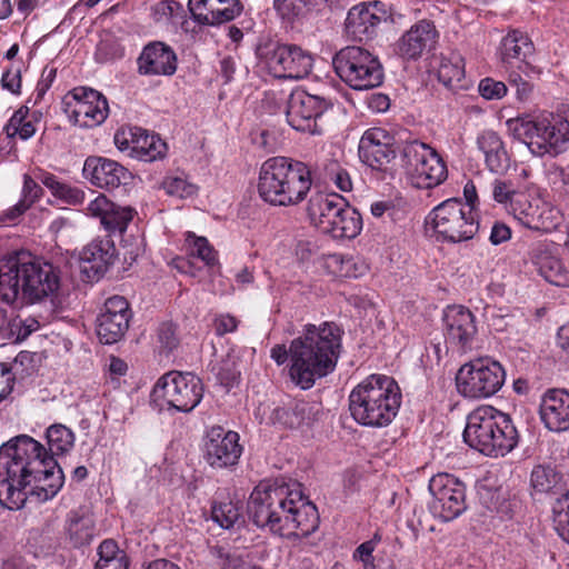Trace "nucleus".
I'll return each mask as SVG.
<instances>
[{
	"label": "nucleus",
	"instance_id": "f257e3e1",
	"mask_svg": "<svg viewBox=\"0 0 569 569\" xmlns=\"http://www.w3.org/2000/svg\"><path fill=\"white\" fill-rule=\"evenodd\" d=\"M64 483V473L46 448L27 435L0 447V505L19 510L28 498L46 502L54 498Z\"/></svg>",
	"mask_w": 569,
	"mask_h": 569
},
{
	"label": "nucleus",
	"instance_id": "f03ea898",
	"mask_svg": "<svg viewBox=\"0 0 569 569\" xmlns=\"http://www.w3.org/2000/svg\"><path fill=\"white\" fill-rule=\"evenodd\" d=\"M247 511L257 527L282 537H308L319 527L318 509L303 496L301 483L284 478L257 486Z\"/></svg>",
	"mask_w": 569,
	"mask_h": 569
},
{
	"label": "nucleus",
	"instance_id": "7ed1b4c3",
	"mask_svg": "<svg viewBox=\"0 0 569 569\" xmlns=\"http://www.w3.org/2000/svg\"><path fill=\"white\" fill-rule=\"evenodd\" d=\"M60 287L52 263L19 251L0 259V302L9 306L36 303L51 298Z\"/></svg>",
	"mask_w": 569,
	"mask_h": 569
},
{
	"label": "nucleus",
	"instance_id": "20e7f679",
	"mask_svg": "<svg viewBox=\"0 0 569 569\" xmlns=\"http://www.w3.org/2000/svg\"><path fill=\"white\" fill-rule=\"evenodd\" d=\"M341 333L335 322L307 325L303 333L291 341L289 376L302 390L312 388L318 379L335 370Z\"/></svg>",
	"mask_w": 569,
	"mask_h": 569
},
{
	"label": "nucleus",
	"instance_id": "39448f33",
	"mask_svg": "<svg viewBox=\"0 0 569 569\" xmlns=\"http://www.w3.org/2000/svg\"><path fill=\"white\" fill-rule=\"evenodd\" d=\"M519 440L511 417L492 406H479L465 419V443L486 457H506L518 447Z\"/></svg>",
	"mask_w": 569,
	"mask_h": 569
},
{
	"label": "nucleus",
	"instance_id": "423d86ee",
	"mask_svg": "<svg viewBox=\"0 0 569 569\" xmlns=\"http://www.w3.org/2000/svg\"><path fill=\"white\" fill-rule=\"evenodd\" d=\"M312 181L309 167L288 157H272L260 167L258 192L272 204L288 207L303 201Z\"/></svg>",
	"mask_w": 569,
	"mask_h": 569
},
{
	"label": "nucleus",
	"instance_id": "0eeeda50",
	"mask_svg": "<svg viewBox=\"0 0 569 569\" xmlns=\"http://www.w3.org/2000/svg\"><path fill=\"white\" fill-rule=\"evenodd\" d=\"M401 405V392L392 377L371 375L349 395L351 417L366 427H386L395 419Z\"/></svg>",
	"mask_w": 569,
	"mask_h": 569
},
{
	"label": "nucleus",
	"instance_id": "6e6552de",
	"mask_svg": "<svg viewBox=\"0 0 569 569\" xmlns=\"http://www.w3.org/2000/svg\"><path fill=\"white\" fill-rule=\"evenodd\" d=\"M513 133L532 154L557 156L569 142V121L560 113L542 112L532 120L517 121Z\"/></svg>",
	"mask_w": 569,
	"mask_h": 569
},
{
	"label": "nucleus",
	"instance_id": "1a4fd4ad",
	"mask_svg": "<svg viewBox=\"0 0 569 569\" xmlns=\"http://www.w3.org/2000/svg\"><path fill=\"white\" fill-rule=\"evenodd\" d=\"M339 79L353 90H369L382 84L385 70L378 56L360 46H347L332 57Z\"/></svg>",
	"mask_w": 569,
	"mask_h": 569
},
{
	"label": "nucleus",
	"instance_id": "9d476101",
	"mask_svg": "<svg viewBox=\"0 0 569 569\" xmlns=\"http://www.w3.org/2000/svg\"><path fill=\"white\" fill-rule=\"evenodd\" d=\"M399 152L401 167L415 188L431 189L446 180L447 166L429 144L413 139L406 141Z\"/></svg>",
	"mask_w": 569,
	"mask_h": 569
},
{
	"label": "nucleus",
	"instance_id": "9b49d317",
	"mask_svg": "<svg viewBox=\"0 0 569 569\" xmlns=\"http://www.w3.org/2000/svg\"><path fill=\"white\" fill-rule=\"evenodd\" d=\"M203 396V386L199 377L191 372L171 371L163 375L154 385L151 399L163 401L169 408L180 412L193 410Z\"/></svg>",
	"mask_w": 569,
	"mask_h": 569
},
{
	"label": "nucleus",
	"instance_id": "f8f14e48",
	"mask_svg": "<svg viewBox=\"0 0 569 569\" xmlns=\"http://www.w3.org/2000/svg\"><path fill=\"white\" fill-rule=\"evenodd\" d=\"M258 57L280 79H303L313 66L311 53L297 44L268 42L259 47Z\"/></svg>",
	"mask_w": 569,
	"mask_h": 569
},
{
	"label": "nucleus",
	"instance_id": "ddd939ff",
	"mask_svg": "<svg viewBox=\"0 0 569 569\" xmlns=\"http://www.w3.org/2000/svg\"><path fill=\"white\" fill-rule=\"evenodd\" d=\"M468 368L465 377V397L488 398L497 393L506 379L502 366L488 357L470 359L465 362Z\"/></svg>",
	"mask_w": 569,
	"mask_h": 569
},
{
	"label": "nucleus",
	"instance_id": "4468645a",
	"mask_svg": "<svg viewBox=\"0 0 569 569\" xmlns=\"http://www.w3.org/2000/svg\"><path fill=\"white\" fill-rule=\"evenodd\" d=\"M331 107L323 97L295 90L287 104V121L297 131L320 134L317 120Z\"/></svg>",
	"mask_w": 569,
	"mask_h": 569
},
{
	"label": "nucleus",
	"instance_id": "2eb2a0df",
	"mask_svg": "<svg viewBox=\"0 0 569 569\" xmlns=\"http://www.w3.org/2000/svg\"><path fill=\"white\" fill-rule=\"evenodd\" d=\"M73 102L66 101V112L74 124L82 128H96L102 124L109 114L107 98L99 91L78 87L70 91Z\"/></svg>",
	"mask_w": 569,
	"mask_h": 569
},
{
	"label": "nucleus",
	"instance_id": "dca6fc26",
	"mask_svg": "<svg viewBox=\"0 0 569 569\" xmlns=\"http://www.w3.org/2000/svg\"><path fill=\"white\" fill-rule=\"evenodd\" d=\"M203 459L213 469H227L236 466L242 452L239 435L226 431L220 426L210 428L203 439Z\"/></svg>",
	"mask_w": 569,
	"mask_h": 569
},
{
	"label": "nucleus",
	"instance_id": "f3484780",
	"mask_svg": "<svg viewBox=\"0 0 569 569\" xmlns=\"http://www.w3.org/2000/svg\"><path fill=\"white\" fill-rule=\"evenodd\" d=\"M132 311L122 296H112L103 305L97 318V333L104 345L120 341L129 329Z\"/></svg>",
	"mask_w": 569,
	"mask_h": 569
},
{
	"label": "nucleus",
	"instance_id": "a211bd4d",
	"mask_svg": "<svg viewBox=\"0 0 569 569\" xmlns=\"http://www.w3.org/2000/svg\"><path fill=\"white\" fill-rule=\"evenodd\" d=\"M429 489L436 497L431 509L443 521H451L462 512V488L457 478L443 473L430 480Z\"/></svg>",
	"mask_w": 569,
	"mask_h": 569
},
{
	"label": "nucleus",
	"instance_id": "6ab92c4d",
	"mask_svg": "<svg viewBox=\"0 0 569 569\" xmlns=\"http://www.w3.org/2000/svg\"><path fill=\"white\" fill-rule=\"evenodd\" d=\"M393 138L381 128H370L362 134L358 153L360 160L373 170H382L396 158Z\"/></svg>",
	"mask_w": 569,
	"mask_h": 569
},
{
	"label": "nucleus",
	"instance_id": "aec40b11",
	"mask_svg": "<svg viewBox=\"0 0 569 569\" xmlns=\"http://www.w3.org/2000/svg\"><path fill=\"white\" fill-rule=\"evenodd\" d=\"M439 39V32L431 20H420L413 23L397 42L398 54L407 60H417L425 53H430Z\"/></svg>",
	"mask_w": 569,
	"mask_h": 569
},
{
	"label": "nucleus",
	"instance_id": "412c9836",
	"mask_svg": "<svg viewBox=\"0 0 569 569\" xmlns=\"http://www.w3.org/2000/svg\"><path fill=\"white\" fill-rule=\"evenodd\" d=\"M83 177L91 184L101 189H114L121 184H128L131 172L119 162L99 156H90L84 160Z\"/></svg>",
	"mask_w": 569,
	"mask_h": 569
},
{
	"label": "nucleus",
	"instance_id": "4be33fe9",
	"mask_svg": "<svg viewBox=\"0 0 569 569\" xmlns=\"http://www.w3.org/2000/svg\"><path fill=\"white\" fill-rule=\"evenodd\" d=\"M191 18L200 26H219L236 19L242 12L239 0H189Z\"/></svg>",
	"mask_w": 569,
	"mask_h": 569
},
{
	"label": "nucleus",
	"instance_id": "5701e85b",
	"mask_svg": "<svg viewBox=\"0 0 569 569\" xmlns=\"http://www.w3.org/2000/svg\"><path fill=\"white\" fill-rule=\"evenodd\" d=\"M116 256V247L111 239H94L80 253L81 272L89 281L98 280L113 264Z\"/></svg>",
	"mask_w": 569,
	"mask_h": 569
},
{
	"label": "nucleus",
	"instance_id": "b1692460",
	"mask_svg": "<svg viewBox=\"0 0 569 569\" xmlns=\"http://www.w3.org/2000/svg\"><path fill=\"white\" fill-rule=\"evenodd\" d=\"M138 72L143 76H172L177 71L174 50L161 41L148 43L137 60Z\"/></svg>",
	"mask_w": 569,
	"mask_h": 569
},
{
	"label": "nucleus",
	"instance_id": "393cba45",
	"mask_svg": "<svg viewBox=\"0 0 569 569\" xmlns=\"http://www.w3.org/2000/svg\"><path fill=\"white\" fill-rule=\"evenodd\" d=\"M540 420L552 432L569 430V392L565 389L547 390L539 406Z\"/></svg>",
	"mask_w": 569,
	"mask_h": 569
},
{
	"label": "nucleus",
	"instance_id": "a878e982",
	"mask_svg": "<svg viewBox=\"0 0 569 569\" xmlns=\"http://www.w3.org/2000/svg\"><path fill=\"white\" fill-rule=\"evenodd\" d=\"M379 2L360 3L352 7L346 19V31L357 41L372 39L382 21V12L378 10Z\"/></svg>",
	"mask_w": 569,
	"mask_h": 569
},
{
	"label": "nucleus",
	"instance_id": "bb28decb",
	"mask_svg": "<svg viewBox=\"0 0 569 569\" xmlns=\"http://www.w3.org/2000/svg\"><path fill=\"white\" fill-rule=\"evenodd\" d=\"M319 413V406L316 402L303 399H289L281 406L276 407L270 421L273 425H280L288 429H299L305 426H311Z\"/></svg>",
	"mask_w": 569,
	"mask_h": 569
},
{
	"label": "nucleus",
	"instance_id": "cd10ccee",
	"mask_svg": "<svg viewBox=\"0 0 569 569\" xmlns=\"http://www.w3.org/2000/svg\"><path fill=\"white\" fill-rule=\"evenodd\" d=\"M532 51L533 44L528 36L519 30H512L500 42L499 58L506 71L517 68L526 73L529 68L526 59Z\"/></svg>",
	"mask_w": 569,
	"mask_h": 569
},
{
	"label": "nucleus",
	"instance_id": "c85d7f7f",
	"mask_svg": "<svg viewBox=\"0 0 569 569\" xmlns=\"http://www.w3.org/2000/svg\"><path fill=\"white\" fill-rule=\"evenodd\" d=\"M310 223L335 239H352L362 229V216H308Z\"/></svg>",
	"mask_w": 569,
	"mask_h": 569
},
{
	"label": "nucleus",
	"instance_id": "c756f323",
	"mask_svg": "<svg viewBox=\"0 0 569 569\" xmlns=\"http://www.w3.org/2000/svg\"><path fill=\"white\" fill-rule=\"evenodd\" d=\"M477 146L491 172L502 174L508 170L510 159L497 132L483 131L477 138Z\"/></svg>",
	"mask_w": 569,
	"mask_h": 569
},
{
	"label": "nucleus",
	"instance_id": "7c9ffc66",
	"mask_svg": "<svg viewBox=\"0 0 569 569\" xmlns=\"http://www.w3.org/2000/svg\"><path fill=\"white\" fill-rule=\"evenodd\" d=\"M131 141V152L141 161L152 162L162 159L167 144L159 136L149 134L146 129L131 127L128 129Z\"/></svg>",
	"mask_w": 569,
	"mask_h": 569
},
{
	"label": "nucleus",
	"instance_id": "2f4dec72",
	"mask_svg": "<svg viewBox=\"0 0 569 569\" xmlns=\"http://www.w3.org/2000/svg\"><path fill=\"white\" fill-rule=\"evenodd\" d=\"M530 487L535 493L561 495L566 491V481L562 472L556 466L541 463L531 470Z\"/></svg>",
	"mask_w": 569,
	"mask_h": 569
},
{
	"label": "nucleus",
	"instance_id": "473e14b6",
	"mask_svg": "<svg viewBox=\"0 0 569 569\" xmlns=\"http://www.w3.org/2000/svg\"><path fill=\"white\" fill-rule=\"evenodd\" d=\"M535 263L546 281L558 287H569V270L563 266L561 259L548 251H541L536 257Z\"/></svg>",
	"mask_w": 569,
	"mask_h": 569
},
{
	"label": "nucleus",
	"instance_id": "72a5a7b5",
	"mask_svg": "<svg viewBox=\"0 0 569 569\" xmlns=\"http://www.w3.org/2000/svg\"><path fill=\"white\" fill-rule=\"evenodd\" d=\"M548 197L547 191L539 188H529L516 196L517 207H513V213L550 212L552 203L548 200Z\"/></svg>",
	"mask_w": 569,
	"mask_h": 569
},
{
	"label": "nucleus",
	"instance_id": "f704fd0d",
	"mask_svg": "<svg viewBox=\"0 0 569 569\" xmlns=\"http://www.w3.org/2000/svg\"><path fill=\"white\" fill-rule=\"evenodd\" d=\"M46 437L48 443L47 455L52 457V459L63 456L73 448L74 433L63 425L56 423L50 426L47 429Z\"/></svg>",
	"mask_w": 569,
	"mask_h": 569
},
{
	"label": "nucleus",
	"instance_id": "c9c22d12",
	"mask_svg": "<svg viewBox=\"0 0 569 569\" xmlns=\"http://www.w3.org/2000/svg\"><path fill=\"white\" fill-rule=\"evenodd\" d=\"M347 208H350L352 213H360L358 208L351 207L349 201L338 193H318L310 199L308 213H345Z\"/></svg>",
	"mask_w": 569,
	"mask_h": 569
},
{
	"label": "nucleus",
	"instance_id": "e433bc0d",
	"mask_svg": "<svg viewBox=\"0 0 569 569\" xmlns=\"http://www.w3.org/2000/svg\"><path fill=\"white\" fill-rule=\"evenodd\" d=\"M94 526L89 517L72 516L68 520V533L73 547L89 545L93 538Z\"/></svg>",
	"mask_w": 569,
	"mask_h": 569
},
{
	"label": "nucleus",
	"instance_id": "4c0bfd02",
	"mask_svg": "<svg viewBox=\"0 0 569 569\" xmlns=\"http://www.w3.org/2000/svg\"><path fill=\"white\" fill-rule=\"evenodd\" d=\"M552 523L558 536L569 543V490L561 493L552 503Z\"/></svg>",
	"mask_w": 569,
	"mask_h": 569
},
{
	"label": "nucleus",
	"instance_id": "58836bf2",
	"mask_svg": "<svg viewBox=\"0 0 569 569\" xmlns=\"http://www.w3.org/2000/svg\"><path fill=\"white\" fill-rule=\"evenodd\" d=\"M326 1L327 0H273V8L282 19L292 21Z\"/></svg>",
	"mask_w": 569,
	"mask_h": 569
},
{
	"label": "nucleus",
	"instance_id": "ea45409f",
	"mask_svg": "<svg viewBox=\"0 0 569 569\" xmlns=\"http://www.w3.org/2000/svg\"><path fill=\"white\" fill-rule=\"evenodd\" d=\"M477 495L480 502L489 510L496 500L502 497L505 489L499 486L498 477L491 472H487L476 483Z\"/></svg>",
	"mask_w": 569,
	"mask_h": 569
},
{
	"label": "nucleus",
	"instance_id": "a19ab883",
	"mask_svg": "<svg viewBox=\"0 0 569 569\" xmlns=\"http://www.w3.org/2000/svg\"><path fill=\"white\" fill-rule=\"evenodd\" d=\"M412 209L411 201L399 191L382 196L370 204L371 213L409 212Z\"/></svg>",
	"mask_w": 569,
	"mask_h": 569
},
{
	"label": "nucleus",
	"instance_id": "79ce46f5",
	"mask_svg": "<svg viewBox=\"0 0 569 569\" xmlns=\"http://www.w3.org/2000/svg\"><path fill=\"white\" fill-rule=\"evenodd\" d=\"M211 516L221 528L230 529L241 518V512L232 501H223L212 506Z\"/></svg>",
	"mask_w": 569,
	"mask_h": 569
},
{
	"label": "nucleus",
	"instance_id": "37998d69",
	"mask_svg": "<svg viewBox=\"0 0 569 569\" xmlns=\"http://www.w3.org/2000/svg\"><path fill=\"white\" fill-rule=\"evenodd\" d=\"M43 190L30 176L24 174L22 197L9 213H24L40 200Z\"/></svg>",
	"mask_w": 569,
	"mask_h": 569
},
{
	"label": "nucleus",
	"instance_id": "c03bdc74",
	"mask_svg": "<svg viewBox=\"0 0 569 569\" xmlns=\"http://www.w3.org/2000/svg\"><path fill=\"white\" fill-rule=\"evenodd\" d=\"M462 306H449L443 313L447 330V341L450 343L462 341Z\"/></svg>",
	"mask_w": 569,
	"mask_h": 569
},
{
	"label": "nucleus",
	"instance_id": "a18cd8bd",
	"mask_svg": "<svg viewBox=\"0 0 569 569\" xmlns=\"http://www.w3.org/2000/svg\"><path fill=\"white\" fill-rule=\"evenodd\" d=\"M449 220L446 216H442L441 219H438V216L431 217L429 220L428 218L425 221V228L427 234H433L437 233L439 237H441L443 240H449L452 242H459L462 240V231L458 229L449 228L448 224Z\"/></svg>",
	"mask_w": 569,
	"mask_h": 569
},
{
	"label": "nucleus",
	"instance_id": "49530a36",
	"mask_svg": "<svg viewBox=\"0 0 569 569\" xmlns=\"http://www.w3.org/2000/svg\"><path fill=\"white\" fill-rule=\"evenodd\" d=\"M212 372L219 385L226 387L228 390L238 382L240 377L236 360L230 357L221 360L217 366H213Z\"/></svg>",
	"mask_w": 569,
	"mask_h": 569
},
{
	"label": "nucleus",
	"instance_id": "de8ad7c7",
	"mask_svg": "<svg viewBox=\"0 0 569 569\" xmlns=\"http://www.w3.org/2000/svg\"><path fill=\"white\" fill-rule=\"evenodd\" d=\"M520 192L513 189V184L510 181H503L496 179L492 183V197L495 201L506 204V209L509 213H513V207H517L515 198Z\"/></svg>",
	"mask_w": 569,
	"mask_h": 569
},
{
	"label": "nucleus",
	"instance_id": "09e8293b",
	"mask_svg": "<svg viewBox=\"0 0 569 569\" xmlns=\"http://www.w3.org/2000/svg\"><path fill=\"white\" fill-rule=\"evenodd\" d=\"M350 263L349 259L339 253L321 254L319 262L329 274L335 276H348Z\"/></svg>",
	"mask_w": 569,
	"mask_h": 569
},
{
	"label": "nucleus",
	"instance_id": "8fccbe9b",
	"mask_svg": "<svg viewBox=\"0 0 569 569\" xmlns=\"http://www.w3.org/2000/svg\"><path fill=\"white\" fill-rule=\"evenodd\" d=\"M507 91L508 87L505 82L489 77L480 80L478 84V92L486 100L502 99L507 94Z\"/></svg>",
	"mask_w": 569,
	"mask_h": 569
},
{
	"label": "nucleus",
	"instance_id": "3c124183",
	"mask_svg": "<svg viewBox=\"0 0 569 569\" xmlns=\"http://www.w3.org/2000/svg\"><path fill=\"white\" fill-rule=\"evenodd\" d=\"M508 83L515 89L516 98L519 102H527L533 93V84L525 80L516 70L508 71Z\"/></svg>",
	"mask_w": 569,
	"mask_h": 569
},
{
	"label": "nucleus",
	"instance_id": "603ef678",
	"mask_svg": "<svg viewBox=\"0 0 569 569\" xmlns=\"http://www.w3.org/2000/svg\"><path fill=\"white\" fill-rule=\"evenodd\" d=\"M520 500L516 496H510L507 490L502 492V497L496 500L490 511H495L501 516V518L511 519L520 508Z\"/></svg>",
	"mask_w": 569,
	"mask_h": 569
},
{
	"label": "nucleus",
	"instance_id": "864d4df0",
	"mask_svg": "<svg viewBox=\"0 0 569 569\" xmlns=\"http://www.w3.org/2000/svg\"><path fill=\"white\" fill-rule=\"evenodd\" d=\"M163 189L170 196L188 198L196 193L197 188L181 178H169L163 181Z\"/></svg>",
	"mask_w": 569,
	"mask_h": 569
},
{
	"label": "nucleus",
	"instance_id": "5fc2aeb1",
	"mask_svg": "<svg viewBox=\"0 0 569 569\" xmlns=\"http://www.w3.org/2000/svg\"><path fill=\"white\" fill-rule=\"evenodd\" d=\"M100 223L110 236L122 234L132 219V216H98Z\"/></svg>",
	"mask_w": 569,
	"mask_h": 569
},
{
	"label": "nucleus",
	"instance_id": "6e6d98bb",
	"mask_svg": "<svg viewBox=\"0 0 569 569\" xmlns=\"http://www.w3.org/2000/svg\"><path fill=\"white\" fill-rule=\"evenodd\" d=\"M327 178L330 179L341 191L346 192L352 189V182L348 171L341 168L337 162H332L327 168Z\"/></svg>",
	"mask_w": 569,
	"mask_h": 569
},
{
	"label": "nucleus",
	"instance_id": "4d7b16f0",
	"mask_svg": "<svg viewBox=\"0 0 569 569\" xmlns=\"http://www.w3.org/2000/svg\"><path fill=\"white\" fill-rule=\"evenodd\" d=\"M295 254L299 263L320 262L321 254L318 248L310 241H299L295 249Z\"/></svg>",
	"mask_w": 569,
	"mask_h": 569
},
{
	"label": "nucleus",
	"instance_id": "13d9d810",
	"mask_svg": "<svg viewBox=\"0 0 569 569\" xmlns=\"http://www.w3.org/2000/svg\"><path fill=\"white\" fill-rule=\"evenodd\" d=\"M158 340L167 352L177 348L179 340L176 333V327L171 322H163L158 329Z\"/></svg>",
	"mask_w": 569,
	"mask_h": 569
},
{
	"label": "nucleus",
	"instance_id": "bf43d9fd",
	"mask_svg": "<svg viewBox=\"0 0 569 569\" xmlns=\"http://www.w3.org/2000/svg\"><path fill=\"white\" fill-rule=\"evenodd\" d=\"M23 323L24 322H22V319L20 317H16L10 320L6 319V322L0 321L1 338L12 340L13 342L24 340L26 338L20 337V333H22Z\"/></svg>",
	"mask_w": 569,
	"mask_h": 569
},
{
	"label": "nucleus",
	"instance_id": "052dcab7",
	"mask_svg": "<svg viewBox=\"0 0 569 569\" xmlns=\"http://www.w3.org/2000/svg\"><path fill=\"white\" fill-rule=\"evenodd\" d=\"M193 247L197 257L204 261L207 266H214L217 263L216 252L206 238L196 237Z\"/></svg>",
	"mask_w": 569,
	"mask_h": 569
},
{
	"label": "nucleus",
	"instance_id": "680f3d73",
	"mask_svg": "<svg viewBox=\"0 0 569 569\" xmlns=\"http://www.w3.org/2000/svg\"><path fill=\"white\" fill-rule=\"evenodd\" d=\"M28 114L29 108L27 106H21L13 112L9 121L3 127V131L8 138H14L17 136L16 129L19 130Z\"/></svg>",
	"mask_w": 569,
	"mask_h": 569
},
{
	"label": "nucleus",
	"instance_id": "e2e57ef3",
	"mask_svg": "<svg viewBox=\"0 0 569 569\" xmlns=\"http://www.w3.org/2000/svg\"><path fill=\"white\" fill-rule=\"evenodd\" d=\"M1 87L13 94H20L21 92V72L20 69H16L14 71L9 68L7 69L1 77Z\"/></svg>",
	"mask_w": 569,
	"mask_h": 569
},
{
	"label": "nucleus",
	"instance_id": "0e129e2a",
	"mask_svg": "<svg viewBox=\"0 0 569 569\" xmlns=\"http://www.w3.org/2000/svg\"><path fill=\"white\" fill-rule=\"evenodd\" d=\"M212 553L216 558L220 560V569H238V567L243 560L241 557L237 555L226 552L224 549L221 547H214L212 549Z\"/></svg>",
	"mask_w": 569,
	"mask_h": 569
},
{
	"label": "nucleus",
	"instance_id": "69168bd1",
	"mask_svg": "<svg viewBox=\"0 0 569 569\" xmlns=\"http://www.w3.org/2000/svg\"><path fill=\"white\" fill-rule=\"evenodd\" d=\"M89 213H120L119 208L104 194H99L89 203Z\"/></svg>",
	"mask_w": 569,
	"mask_h": 569
},
{
	"label": "nucleus",
	"instance_id": "338daca9",
	"mask_svg": "<svg viewBox=\"0 0 569 569\" xmlns=\"http://www.w3.org/2000/svg\"><path fill=\"white\" fill-rule=\"evenodd\" d=\"M14 377L8 365L0 362V401L13 389Z\"/></svg>",
	"mask_w": 569,
	"mask_h": 569
},
{
	"label": "nucleus",
	"instance_id": "774afa93",
	"mask_svg": "<svg viewBox=\"0 0 569 569\" xmlns=\"http://www.w3.org/2000/svg\"><path fill=\"white\" fill-rule=\"evenodd\" d=\"M129 561L126 553H118V558L98 560L96 569H128Z\"/></svg>",
	"mask_w": 569,
	"mask_h": 569
}]
</instances>
